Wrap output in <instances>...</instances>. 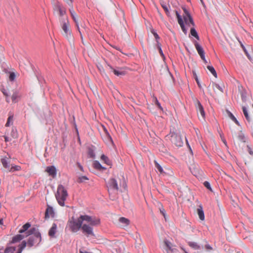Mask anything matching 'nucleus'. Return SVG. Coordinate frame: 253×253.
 Returning <instances> with one entry per match:
<instances>
[{"label": "nucleus", "mask_w": 253, "mask_h": 253, "mask_svg": "<svg viewBox=\"0 0 253 253\" xmlns=\"http://www.w3.org/2000/svg\"><path fill=\"white\" fill-rule=\"evenodd\" d=\"M101 160L108 166H111L112 165L111 161L109 159V158L106 156H105L104 154H102L101 155Z\"/></svg>", "instance_id": "nucleus-23"}, {"label": "nucleus", "mask_w": 253, "mask_h": 253, "mask_svg": "<svg viewBox=\"0 0 253 253\" xmlns=\"http://www.w3.org/2000/svg\"><path fill=\"white\" fill-rule=\"evenodd\" d=\"M0 225H3V219H0Z\"/></svg>", "instance_id": "nucleus-56"}, {"label": "nucleus", "mask_w": 253, "mask_h": 253, "mask_svg": "<svg viewBox=\"0 0 253 253\" xmlns=\"http://www.w3.org/2000/svg\"><path fill=\"white\" fill-rule=\"evenodd\" d=\"M100 223V219L88 215H81L77 220L73 218L68 222L67 226L73 232H78L81 228L86 235L94 236L91 226H97Z\"/></svg>", "instance_id": "nucleus-1"}, {"label": "nucleus", "mask_w": 253, "mask_h": 253, "mask_svg": "<svg viewBox=\"0 0 253 253\" xmlns=\"http://www.w3.org/2000/svg\"><path fill=\"white\" fill-rule=\"evenodd\" d=\"M242 109H243V113H244V116H245L247 120L248 121V122H250L251 121V119L249 117V114L248 113V112H247V110L246 108L245 107L243 106L242 107Z\"/></svg>", "instance_id": "nucleus-36"}, {"label": "nucleus", "mask_w": 253, "mask_h": 253, "mask_svg": "<svg viewBox=\"0 0 253 253\" xmlns=\"http://www.w3.org/2000/svg\"><path fill=\"white\" fill-rule=\"evenodd\" d=\"M31 224L29 223H26L24 224L22 228L19 231V233H23L26 231H28V229L30 227Z\"/></svg>", "instance_id": "nucleus-26"}, {"label": "nucleus", "mask_w": 253, "mask_h": 253, "mask_svg": "<svg viewBox=\"0 0 253 253\" xmlns=\"http://www.w3.org/2000/svg\"><path fill=\"white\" fill-rule=\"evenodd\" d=\"M41 241V235L37 229L36 231L29 237L27 242L28 246L32 247L36 243H39Z\"/></svg>", "instance_id": "nucleus-6"}, {"label": "nucleus", "mask_w": 253, "mask_h": 253, "mask_svg": "<svg viewBox=\"0 0 253 253\" xmlns=\"http://www.w3.org/2000/svg\"><path fill=\"white\" fill-rule=\"evenodd\" d=\"M1 163L4 168L9 170L10 167L9 165V161L7 158L4 157V158H2L1 159Z\"/></svg>", "instance_id": "nucleus-19"}, {"label": "nucleus", "mask_w": 253, "mask_h": 253, "mask_svg": "<svg viewBox=\"0 0 253 253\" xmlns=\"http://www.w3.org/2000/svg\"><path fill=\"white\" fill-rule=\"evenodd\" d=\"M16 248L14 247H7L4 252V253H14L15 251Z\"/></svg>", "instance_id": "nucleus-34"}, {"label": "nucleus", "mask_w": 253, "mask_h": 253, "mask_svg": "<svg viewBox=\"0 0 253 253\" xmlns=\"http://www.w3.org/2000/svg\"><path fill=\"white\" fill-rule=\"evenodd\" d=\"M190 34L191 35V36L195 37L197 40H199V37L198 35V33L194 28L191 29Z\"/></svg>", "instance_id": "nucleus-33"}, {"label": "nucleus", "mask_w": 253, "mask_h": 253, "mask_svg": "<svg viewBox=\"0 0 253 253\" xmlns=\"http://www.w3.org/2000/svg\"><path fill=\"white\" fill-rule=\"evenodd\" d=\"M195 106L199 119L201 120H204L205 117V113L203 106L198 99H195Z\"/></svg>", "instance_id": "nucleus-9"}, {"label": "nucleus", "mask_w": 253, "mask_h": 253, "mask_svg": "<svg viewBox=\"0 0 253 253\" xmlns=\"http://www.w3.org/2000/svg\"><path fill=\"white\" fill-rule=\"evenodd\" d=\"M241 96H242V98L243 101H245L246 100H245V96H244L243 93H242L241 94Z\"/></svg>", "instance_id": "nucleus-53"}, {"label": "nucleus", "mask_w": 253, "mask_h": 253, "mask_svg": "<svg viewBox=\"0 0 253 253\" xmlns=\"http://www.w3.org/2000/svg\"><path fill=\"white\" fill-rule=\"evenodd\" d=\"M205 249H206L207 251H211V250H212V247H211L210 245H208H208H206L205 246Z\"/></svg>", "instance_id": "nucleus-46"}, {"label": "nucleus", "mask_w": 253, "mask_h": 253, "mask_svg": "<svg viewBox=\"0 0 253 253\" xmlns=\"http://www.w3.org/2000/svg\"><path fill=\"white\" fill-rule=\"evenodd\" d=\"M21 169V168L20 166L15 165L12 166L10 167L8 171L9 172H14L15 171H19Z\"/></svg>", "instance_id": "nucleus-31"}, {"label": "nucleus", "mask_w": 253, "mask_h": 253, "mask_svg": "<svg viewBox=\"0 0 253 253\" xmlns=\"http://www.w3.org/2000/svg\"><path fill=\"white\" fill-rule=\"evenodd\" d=\"M15 78V75L14 73H10V74L9 75V79H10V80L13 81V80H14Z\"/></svg>", "instance_id": "nucleus-45"}, {"label": "nucleus", "mask_w": 253, "mask_h": 253, "mask_svg": "<svg viewBox=\"0 0 253 253\" xmlns=\"http://www.w3.org/2000/svg\"><path fill=\"white\" fill-rule=\"evenodd\" d=\"M159 52H160V54L162 56H164V54L163 53L161 47H160V45H159Z\"/></svg>", "instance_id": "nucleus-48"}, {"label": "nucleus", "mask_w": 253, "mask_h": 253, "mask_svg": "<svg viewBox=\"0 0 253 253\" xmlns=\"http://www.w3.org/2000/svg\"><path fill=\"white\" fill-rule=\"evenodd\" d=\"M20 98V95L18 91L13 92L11 96V99L13 103L17 102Z\"/></svg>", "instance_id": "nucleus-20"}, {"label": "nucleus", "mask_w": 253, "mask_h": 253, "mask_svg": "<svg viewBox=\"0 0 253 253\" xmlns=\"http://www.w3.org/2000/svg\"><path fill=\"white\" fill-rule=\"evenodd\" d=\"M22 251L20 250H19V249H18V252H17V253H22Z\"/></svg>", "instance_id": "nucleus-57"}, {"label": "nucleus", "mask_w": 253, "mask_h": 253, "mask_svg": "<svg viewBox=\"0 0 253 253\" xmlns=\"http://www.w3.org/2000/svg\"><path fill=\"white\" fill-rule=\"evenodd\" d=\"M200 1H201L202 3H203V0H200Z\"/></svg>", "instance_id": "nucleus-61"}, {"label": "nucleus", "mask_w": 253, "mask_h": 253, "mask_svg": "<svg viewBox=\"0 0 253 253\" xmlns=\"http://www.w3.org/2000/svg\"><path fill=\"white\" fill-rule=\"evenodd\" d=\"M197 211L199 218L202 221L204 220L205 215L202 206L201 205H200L199 206V208L197 209Z\"/></svg>", "instance_id": "nucleus-18"}, {"label": "nucleus", "mask_w": 253, "mask_h": 253, "mask_svg": "<svg viewBox=\"0 0 253 253\" xmlns=\"http://www.w3.org/2000/svg\"><path fill=\"white\" fill-rule=\"evenodd\" d=\"M36 230L37 229L35 228H33L29 231H25V232H24L22 233V234L23 235H26V237L29 236H31L34 233V232L36 231Z\"/></svg>", "instance_id": "nucleus-32"}, {"label": "nucleus", "mask_w": 253, "mask_h": 253, "mask_svg": "<svg viewBox=\"0 0 253 253\" xmlns=\"http://www.w3.org/2000/svg\"><path fill=\"white\" fill-rule=\"evenodd\" d=\"M69 11L70 12L71 16L72 18H73L74 21L76 23V26L80 33L82 42H83V34H84L85 33H87V30L84 27H83L82 28H80L79 22V16L77 14V13L75 12V11H74L73 8H72L70 9Z\"/></svg>", "instance_id": "nucleus-4"}, {"label": "nucleus", "mask_w": 253, "mask_h": 253, "mask_svg": "<svg viewBox=\"0 0 253 253\" xmlns=\"http://www.w3.org/2000/svg\"><path fill=\"white\" fill-rule=\"evenodd\" d=\"M59 22L63 30L62 35L68 40L72 39L73 36L71 31L69 28V23L67 17L66 18H60Z\"/></svg>", "instance_id": "nucleus-3"}, {"label": "nucleus", "mask_w": 253, "mask_h": 253, "mask_svg": "<svg viewBox=\"0 0 253 253\" xmlns=\"http://www.w3.org/2000/svg\"><path fill=\"white\" fill-rule=\"evenodd\" d=\"M104 134L102 136V139L104 142L108 145H114L112 138L105 127L103 128Z\"/></svg>", "instance_id": "nucleus-11"}, {"label": "nucleus", "mask_w": 253, "mask_h": 253, "mask_svg": "<svg viewBox=\"0 0 253 253\" xmlns=\"http://www.w3.org/2000/svg\"><path fill=\"white\" fill-rule=\"evenodd\" d=\"M154 164L155 167L157 169L158 171L161 173V174H165L166 172L164 171L162 167L160 166V165L156 161H154Z\"/></svg>", "instance_id": "nucleus-30"}, {"label": "nucleus", "mask_w": 253, "mask_h": 253, "mask_svg": "<svg viewBox=\"0 0 253 253\" xmlns=\"http://www.w3.org/2000/svg\"><path fill=\"white\" fill-rule=\"evenodd\" d=\"M80 253H87V252H83V251H80Z\"/></svg>", "instance_id": "nucleus-58"}, {"label": "nucleus", "mask_w": 253, "mask_h": 253, "mask_svg": "<svg viewBox=\"0 0 253 253\" xmlns=\"http://www.w3.org/2000/svg\"><path fill=\"white\" fill-rule=\"evenodd\" d=\"M212 85H213V88L214 89H217L219 90H220V91L223 92L222 88L219 86V84H215V83H213Z\"/></svg>", "instance_id": "nucleus-41"}, {"label": "nucleus", "mask_w": 253, "mask_h": 253, "mask_svg": "<svg viewBox=\"0 0 253 253\" xmlns=\"http://www.w3.org/2000/svg\"><path fill=\"white\" fill-rule=\"evenodd\" d=\"M45 171L47 172L49 175L52 176L53 177H55L56 175V168L53 166L47 167L45 169Z\"/></svg>", "instance_id": "nucleus-16"}, {"label": "nucleus", "mask_w": 253, "mask_h": 253, "mask_svg": "<svg viewBox=\"0 0 253 253\" xmlns=\"http://www.w3.org/2000/svg\"><path fill=\"white\" fill-rule=\"evenodd\" d=\"M110 69L114 74L117 76H124L125 75V72L123 71H120L113 68L111 66H110Z\"/></svg>", "instance_id": "nucleus-24"}, {"label": "nucleus", "mask_w": 253, "mask_h": 253, "mask_svg": "<svg viewBox=\"0 0 253 253\" xmlns=\"http://www.w3.org/2000/svg\"><path fill=\"white\" fill-rule=\"evenodd\" d=\"M208 69L210 71V72L212 74V75L215 77V78L217 77V74L216 72L214 69V68L211 66H207Z\"/></svg>", "instance_id": "nucleus-35"}, {"label": "nucleus", "mask_w": 253, "mask_h": 253, "mask_svg": "<svg viewBox=\"0 0 253 253\" xmlns=\"http://www.w3.org/2000/svg\"><path fill=\"white\" fill-rule=\"evenodd\" d=\"M54 215V212L53 208L49 205H47V208L45 212V218L47 219L50 217H53Z\"/></svg>", "instance_id": "nucleus-14"}, {"label": "nucleus", "mask_w": 253, "mask_h": 253, "mask_svg": "<svg viewBox=\"0 0 253 253\" xmlns=\"http://www.w3.org/2000/svg\"><path fill=\"white\" fill-rule=\"evenodd\" d=\"M2 92H3V94H4V95L6 97H8V94H7V93L5 91H2Z\"/></svg>", "instance_id": "nucleus-54"}, {"label": "nucleus", "mask_w": 253, "mask_h": 253, "mask_svg": "<svg viewBox=\"0 0 253 253\" xmlns=\"http://www.w3.org/2000/svg\"><path fill=\"white\" fill-rule=\"evenodd\" d=\"M202 59L203 60V61L205 63H207V61L205 58V56H204V58H202Z\"/></svg>", "instance_id": "nucleus-55"}, {"label": "nucleus", "mask_w": 253, "mask_h": 253, "mask_svg": "<svg viewBox=\"0 0 253 253\" xmlns=\"http://www.w3.org/2000/svg\"><path fill=\"white\" fill-rule=\"evenodd\" d=\"M161 6L165 10L166 14L168 16H169L170 12L169 11V8L170 7V6L169 4H167L164 2L161 3Z\"/></svg>", "instance_id": "nucleus-27"}, {"label": "nucleus", "mask_w": 253, "mask_h": 253, "mask_svg": "<svg viewBox=\"0 0 253 253\" xmlns=\"http://www.w3.org/2000/svg\"><path fill=\"white\" fill-rule=\"evenodd\" d=\"M13 118V117L12 116H9V117L7 119V122L5 124V126H6V127L9 126L10 125L12 124Z\"/></svg>", "instance_id": "nucleus-37"}, {"label": "nucleus", "mask_w": 253, "mask_h": 253, "mask_svg": "<svg viewBox=\"0 0 253 253\" xmlns=\"http://www.w3.org/2000/svg\"><path fill=\"white\" fill-rule=\"evenodd\" d=\"M182 31L184 33H186V29L185 28V26H184V25H183V28H181Z\"/></svg>", "instance_id": "nucleus-51"}, {"label": "nucleus", "mask_w": 253, "mask_h": 253, "mask_svg": "<svg viewBox=\"0 0 253 253\" xmlns=\"http://www.w3.org/2000/svg\"><path fill=\"white\" fill-rule=\"evenodd\" d=\"M231 132L233 138H236L239 141L243 142L246 141V138L243 133L238 128L232 126L231 127Z\"/></svg>", "instance_id": "nucleus-7"}, {"label": "nucleus", "mask_w": 253, "mask_h": 253, "mask_svg": "<svg viewBox=\"0 0 253 253\" xmlns=\"http://www.w3.org/2000/svg\"><path fill=\"white\" fill-rule=\"evenodd\" d=\"M93 167L95 169L98 170H102L105 169V168L103 167L100 164V163L97 161H95L93 162Z\"/></svg>", "instance_id": "nucleus-28"}, {"label": "nucleus", "mask_w": 253, "mask_h": 253, "mask_svg": "<svg viewBox=\"0 0 253 253\" xmlns=\"http://www.w3.org/2000/svg\"><path fill=\"white\" fill-rule=\"evenodd\" d=\"M183 10L185 14V15H184V20L185 21V23L188 25H189L190 24H191L192 25H194V21L188 11L187 10L186 8H184Z\"/></svg>", "instance_id": "nucleus-13"}, {"label": "nucleus", "mask_w": 253, "mask_h": 253, "mask_svg": "<svg viewBox=\"0 0 253 253\" xmlns=\"http://www.w3.org/2000/svg\"><path fill=\"white\" fill-rule=\"evenodd\" d=\"M53 10L54 14L59 16V19L64 18V16L66 13V9L59 1L54 2Z\"/></svg>", "instance_id": "nucleus-5"}, {"label": "nucleus", "mask_w": 253, "mask_h": 253, "mask_svg": "<svg viewBox=\"0 0 253 253\" xmlns=\"http://www.w3.org/2000/svg\"><path fill=\"white\" fill-rule=\"evenodd\" d=\"M153 101L155 103V104L160 108L161 110H162V107L161 106L160 103L159 102L157 98L155 96H153Z\"/></svg>", "instance_id": "nucleus-38"}, {"label": "nucleus", "mask_w": 253, "mask_h": 253, "mask_svg": "<svg viewBox=\"0 0 253 253\" xmlns=\"http://www.w3.org/2000/svg\"><path fill=\"white\" fill-rule=\"evenodd\" d=\"M223 141L225 145H226V141H225V140H223Z\"/></svg>", "instance_id": "nucleus-60"}, {"label": "nucleus", "mask_w": 253, "mask_h": 253, "mask_svg": "<svg viewBox=\"0 0 253 253\" xmlns=\"http://www.w3.org/2000/svg\"><path fill=\"white\" fill-rule=\"evenodd\" d=\"M69 5H71L72 4L73 0H64Z\"/></svg>", "instance_id": "nucleus-47"}, {"label": "nucleus", "mask_w": 253, "mask_h": 253, "mask_svg": "<svg viewBox=\"0 0 253 253\" xmlns=\"http://www.w3.org/2000/svg\"><path fill=\"white\" fill-rule=\"evenodd\" d=\"M175 13L177 18V21L178 24L180 25L181 28H183V25L184 24L181 16L179 15V14L177 11H175Z\"/></svg>", "instance_id": "nucleus-29"}, {"label": "nucleus", "mask_w": 253, "mask_h": 253, "mask_svg": "<svg viewBox=\"0 0 253 253\" xmlns=\"http://www.w3.org/2000/svg\"><path fill=\"white\" fill-rule=\"evenodd\" d=\"M88 179L86 176H82L79 177L78 182L79 183H82L84 182L85 180H87Z\"/></svg>", "instance_id": "nucleus-39"}, {"label": "nucleus", "mask_w": 253, "mask_h": 253, "mask_svg": "<svg viewBox=\"0 0 253 253\" xmlns=\"http://www.w3.org/2000/svg\"><path fill=\"white\" fill-rule=\"evenodd\" d=\"M204 186L207 188H208V189L210 190H211V185L210 184V183L208 181H205L204 183Z\"/></svg>", "instance_id": "nucleus-43"}, {"label": "nucleus", "mask_w": 253, "mask_h": 253, "mask_svg": "<svg viewBox=\"0 0 253 253\" xmlns=\"http://www.w3.org/2000/svg\"><path fill=\"white\" fill-rule=\"evenodd\" d=\"M171 141L176 146L181 147L183 145V140L181 135L178 133L173 132L171 135Z\"/></svg>", "instance_id": "nucleus-8"}, {"label": "nucleus", "mask_w": 253, "mask_h": 253, "mask_svg": "<svg viewBox=\"0 0 253 253\" xmlns=\"http://www.w3.org/2000/svg\"><path fill=\"white\" fill-rule=\"evenodd\" d=\"M67 197L68 193L66 189L63 185H59L57 187L55 197L58 204L61 206H64L65 205V201L66 200Z\"/></svg>", "instance_id": "nucleus-2"}, {"label": "nucleus", "mask_w": 253, "mask_h": 253, "mask_svg": "<svg viewBox=\"0 0 253 253\" xmlns=\"http://www.w3.org/2000/svg\"><path fill=\"white\" fill-rule=\"evenodd\" d=\"M160 211L163 214V215L164 216V217L165 216V210L164 209H160Z\"/></svg>", "instance_id": "nucleus-50"}, {"label": "nucleus", "mask_w": 253, "mask_h": 253, "mask_svg": "<svg viewBox=\"0 0 253 253\" xmlns=\"http://www.w3.org/2000/svg\"><path fill=\"white\" fill-rule=\"evenodd\" d=\"M57 225L55 223H53L52 225L51 228L50 229L48 232V235L50 237H54L56 232Z\"/></svg>", "instance_id": "nucleus-21"}, {"label": "nucleus", "mask_w": 253, "mask_h": 253, "mask_svg": "<svg viewBox=\"0 0 253 253\" xmlns=\"http://www.w3.org/2000/svg\"><path fill=\"white\" fill-rule=\"evenodd\" d=\"M196 81L197 84H199V80H198V79H196Z\"/></svg>", "instance_id": "nucleus-59"}, {"label": "nucleus", "mask_w": 253, "mask_h": 253, "mask_svg": "<svg viewBox=\"0 0 253 253\" xmlns=\"http://www.w3.org/2000/svg\"><path fill=\"white\" fill-rule=\"evenodd\" d=\"M107 186L108 187V191L109 194H110V191H112V192H115V194H116V192L118 191L119 189L118 185L116 180L114 178H111L108 183Z\"/></svg>", "instance_id": "nucleus-10"}, {"label": "nucleus", "mask_w": 253, "mask_h": 253, "mask_svg": "<svg viewBox=\"0 0 253 253\" xmlns=\"http://www.w3.org/2000/svg\"><path fill=\"white\" fill-rule=\"evenodd\" d=\"M152 33L153 34L156 41L158 42V40L160 39L159 35L155 32L154 30L152 31Z\"/></svg>", "instance_id": "nucleus-44"}, {"label": "nucleus", "mask_w": 253, "mask_h": 253, "mask_svg": "<svg viewBox=\"0 0 253 253\" xmlns=\"http://www.w3.org/2000/svg\"><path fill=\"white\" fill-rule=\"evenodd\" d=\"M230 118L238 126H239V122L237 121V120L236 119V118L233 116V114H232L231 113H230Z\"/></svg>", "instance_id": "nucleus-42"}, {"label": "nucleus", "mask_w": 253, "mask_h": 253, "mask_svg": "<svg viewBox=\"0 0 253 253\" xmlns=\"http://www.w3.org/2000/svg\"><path fill=\"white\" fill-rule=\"evenodd\" d=\"M194 45L201 58H204L205 52L202 47L196 41L194 42Z\"/></svg>", "instance_id": "nucleus-15"}, {"label": "nucleus", "mask_w": 253, "mask_h": 253, "mask_svg": "<svg viewBox=\"0 0 253 253\" xmlns=\"http://www.w3.org/2000/svg\"><path fill=\"white\" fill-rule=\"evenodd\" d=\"M248 149H249V153L251 154V155H253V151L251 150L250 147H249V146H248Z\"/></svg>", "instance_id": "nucleus-52"}, {"label": "nucleus", "mask_w": 253, "mask_h": 253, "mask_svg": "<svg viewBox=\"0 0 253 253\" xmlns=\"http://www.w3.org/2000/svg\"><path fill=\"white\" fill-rule=\"evenodd\" d=\"M4 140L5 142H8V141H10L11 140L8 137L6 136H4Z\"/></svg>", "instance_id": "nucleus-49"}, {"label": "nucleus", "mask_w": 253, "mask_h": 253, "mask_svg": "<svg viewBox=\"0 0 253 253\" xmlns=\"http://www.w3.org/2000/svg\"><path fill=\"white\" fill-rule=\"evenodd\" d=\"M164 243L165 246V250L167 253H175L177 250L173 248V245L169 241L165 240L164 241Z\"/></svg>", "instance_id": "nucleus-12"}, {"label": "nucleus", "mask_w": 253, "mask_h": 253, "mask_svg": "<svg viewBox=\"0 0 253 253\" xmlns=\"http://www.w3.org/2000/svg\"><path fill=\"white\" fill-rule=\"evenodd\" d=\"M119 221L120 223L123 224V226L125 227L129 225V220L125 217H120L119 219Z\"/></svg>", "instance_id": "nucleus-25"}, {"label": "nucleus", "mask_w": 253, "mask_h": 253, "mask_svg": "<svg viewBox=\"0 0 253 253\" xmlns=\"http://www.w3.org/2000/svg\"><path fill=\"white\" fill-rule=\"evenodd\" d=\"M188 245L195 250L200 251L201 249V247L196 242H188Z\"/></svg>", "instance_id": "nucleus-22"}, {"label": "nucleus", "mask_w": 253, "mask_h": 253, "mask_svg": "<svg viewBox=\"0 0 253 253\" xmlns=\"http://www.w3.org/2000/svg\"><path fill=\"white\" fill-rule=\"evenodd\" d=\"M0 253H3L0 252Z\"/></svg>", "instance_id": "nucleus-62"}, {"label": "nucleus", "mask_w": 253, "mask_h": 253, "mask_svg": "<svg viewBox=\"0 0 253 253\" xmlns=\"http://www.w3.org/2000/svg\"><path fill=\"white\" fill-rule=\"evenodd\" d=\"M27 243L25 241H22L21 244L19 246V250L23 251V249L26 247Z\"/></svg>", "instance_id": "nucleus-40"}, {"label": "nucleus", "mask_w": 253, "mask_h": 253, "mask_svg": "<svg viewBox=\"0 0 253 253\" xmlns=\"http://www.w3.org/2000/svg\"><path fill=\"white\" fill-rule=\"evenodd\" d=\"M25 237H26V235H23L22 233H20L19 234L15 235L12 238L11 243H15L18 242Z\"/></svg>", "instance_id": "nucleus-17"}]
</instances>
